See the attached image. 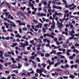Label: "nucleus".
Wrapping results in <instances>:
<instances>
[{"mask_svg": "<svg viewBox=\"0 0 79 79\" xmlns=\"http://www.w3.org/2000/svg\"><path fill=\"white\" fill-rule=\"evenodd\" d=\"M30 74H34V72L32 70V72H30Z\"/></svg>", "mask_w": 79, "mask_h": 79, "instance_id": "338daca9", "label": "nucleus"}, {"mask_svg": "<svg viewBox=\"0 0 79 79\" xmlns=\"http://www.w3.org/2000/svg\"><path fill=\"white\" fill-rule=\"evenodd\" d=\"M70 77L72 79H74V75H70Z\"/></svg>", "mask_w": 79, "mask_h": 79, "instance_id": "423d86ee", "label": "nucleus"}, {"mask_svg": "<svg viewBox=\"0 0 79 79\" xmlns=\"http://www.w3.org/2000/svg\"><path fill=\"white\" fill-rule=\"evenodd\" d=\"M11 53L12 55H13V56L15 55V53H14V52H13V51H11Z\"/></svg>", "mask_w": 79, "mask_h": 79, "instance_id": "09e8293b", "label": "nucleus"}, {"mask_svg": "<svg viewBox=\"0 0 79 79\" xmlns=\"http://www.w3.org/2000/svg\"><path fill=\"white\" fill-rule=\"evenodd\" d=\"M27 76H31V73L30 72L27 73Z\"/></svg>", "mask_w": 79, "mask_h": 79, "instance_id": "412c9836", "label": "nucleus"}, {"mask_svg": "<svg viewBox=\"0 0 79 79\" xmlns=\"http://www.w3.org/2000/svg\"><path fill=\"white\" fill-rule=\"evenodd\" d=\"M62 34H65V35H68V32H65L64 31H63L62 32Z\"/></svg>", "mask_w": 79, "mask_h": 79, "instance_id": "cd10ccee", "label": "nucleus"}, {"mask_svg": "<svg viewBox=\"0 0 79 79\" xmlns=\"http://www.w3.org/2000/svg\"><path fill=\"white\" fill-rule=\"evenodd\" d=\"M19 32H20V33H21V31H22V30H21V29L19 28Z\"/></svg>", "mask_w": 79, "mask_h": 79, "instance_id": "13d9d810", "label": "nucleus"}, {"mask_svg": "<svg viewBox=\"0 0 79 79\" xmlns=\"http://www.w3.org/2000/svg\"><path fill=\"white\" fill-rule=\"evenodd\" d=\"M64 13H68V12H69V10H65L64 11Z\"/></svg>", "mask_w": 79, "mask_h": 79, "instance_id": "2f4dec72", "label": "nucleus"}, {"mask_svg": "<svg viewBox=\"0 0 79 79\" xmlns=\"http://www.w3.org/2000/svg\"><path fill=\"white\" fill-rule=\"evenodd\" d=\"M74 17H75V16H73V15H70V17L72 18H74Z\"/></svg>", "mask_w": 79, "mask_h": 79, "instance_id": "69168bd1", "label": "nucleus"}, {"mask_svg": "<svg viewBox=\"0 0 79 79\" xmlns=\"http://www.w3.org/2000/svg\"><path fill=\"white\" fill-rule=\"evenodd\" d=\"M35 77H38V73H35Z\"/></svg>", "mask_w": 79, "mask_h": 79, "instance_id": "774afa93", "label": "nucleus"}, {"mask_svg": "<svg viewBox=\"0 0 79 79\" xmlns=\"http://www.w3.org/2000/svg\"><path fill=\"white\" fill-rule=\"evenodd\" d=\"M69 58L70 60H72V59H74V57H73V56H71L69 57Z\"/></svg>", "mask_w": 79, "mask_h": 79, "instance_id": "58836bf2", "label": "nucleus"}, {"mask_svg": "<svg viewBox=\"0 0 79 79\" xmlns=\"http://www.w3.org/2000/svg\"><path fill=\"white\" fill-rule=\"evenodd\" d=\"M63 46L64 48H66V47H67V45L66 44H64L63 45Z\"/></svg>", "mask_w": 79, "mask_h": 79, "instance_id": "a19ab883", "label": "nucleus"}, {"mask_svg": "<svg viewBox=\"0 0 79 79\" xmlns=\"http://www.w3.org/2000/svg\"><path fill=\"white\" fill-rule=\"evenodd\" d=\"M51 27L52 29H54L55 27V25H51Z\"/></svg>", "mask_w": 79, "mask_h": 79, "instance_id": "b1692460", "label": "nucleus"}, {"mask_svg": "<svg viewBox=\"0 0 79 79\" xmlns=\"http://www.w3.org/2000/svg\"><path fill=\"white\" fill-rule=\"evenodd\" d=\"M16 37H18L19 38H21V36L19 35V34H18L17 35H16L15 36Z\"/></svg>", "mask_w": 79, "mask_h": 79, "instance_id": "9d476101", "label": "nucleus"}, {"mask_svg": "<svg viewBox=\"0 0 79 79\" xmlns=\"http://www.w3.org/2000/svg\"><path fill=\"white\" fill-rule=\"evenodd\" d=\"M54 41H55V42H56L57 41V40H58V39H57V38H55L54 39Z\"/></svg>", "mask_w": 79, "mask_h": 79, "instance_id": "4c0bfd02", "label": "nucleus"}, {"mask_svg": "<svg viewBox=\"0 0 79 79\" xmlns=\"http://www.w3.org/2000/svg\"><path fill=\"white\" fill-rule=\"evenodd\" d=\"M52 53H54V54H55H55H56V51L53 50H52Z\"/></svg>", "mask_w": 79, "mask_h": 79, "instance_id": "6ab92c4d", "label": "nucleus"}, {"mask_svg": "<svg viewBox=\"0 0 79 79\" xmlns=\"http://www.w3.org/2000/svg\"><path fill=\"white\" fill-rule=\"evenodd\" d=\"M4 25H5V26H6V28H8V27H9V23L5 22V23H4Z\"/></svg>", "mask_w": 79, "mask_h": 79, "instance_id": "f257e3e1", "label": "nucleus"}, {"mask_svg": "<svg viewBox=\"0 0 79 79\" xmlns=\"http://www.w3.org/2000/svg\"><path fill=\"white\" fill-rule=\"evenodd\" d=\"M18 66L17 67L18 68V69H20L22 66V65H20V64H18Z\"/></svg>", "mask_w": 79, "mask_h": 79, "instance_id": "4468645a", "label": "nucleus"}, {"mask_svg": "<svg viewBox=\"0 0 79 79\" xmlns=\"http://www.w3.org/2000/svg\"><path fill=\"white\" fill-rule=\"evenodd\" d=\"M16 41L17 42H20V40H19V39L18 38L16 40Z\"/></svg>", "mask_w": 79, "mask_h": 79, "instance_id": "e2e57ef3", "label": "nucleus"}, {"mask_svg": "<svg viewBox=\"0 0 79 79\" xmlns=\"http://www.w3.org/2000/svg\"><path fill=\"white\" fill-rule=\"evenodd\" d=\"M74 65H72L71 66V68L72 69H73V68H74Z\"/></svg>", "mask_w": 79, "mask_h": 79, "instance_id": "680f3d73", "label": "nucleus"}, {"mask_svg": "<svg viewBox=\"0 0 79 79\" xmlns=\"http://www.w3.org/2000/svg\"><path fill=\"white\" fill-rule=\"evenodd\" d=\"M21 14H22V12H19L17 14V16H19V17H20V16H21Z\"/></svg>", "mask_w": 79, "mask_h": 79, "instance_id": "7ed1b4c3", "label": "nucleus"}, {"mask_svg": "<svg viewBox=\"0 0 79 79\" xmlns=\"http://www.w3.org/2000/svg\"><path fill=\"white\" fill-rule=\"evenodd\" d=\"M60 25H58V26L59 27H63V25L62 24V23H60V24H59Z\"/></svg>", "mask_w": 79, "mask_h": 79, "instance_id": "6e6552de", "label": "nucleus"}, {"mask_svg": "<svg viewBox=\"0 0 79 79\" xmlns=\"http://www.w3.org/2000/svg\"><path fill=\"white\" fill-rule=\"evenodd\" d=\"M27 34H28V33H30V34H31V35H33V33H32V32H31L28 31L27 32Z\"/></svg>", "mask_w": 79, "mask_h": 79, "instance_id": "c756f323", "label": "nucleus"}, {"mask_svg": "<svg viewBox=\"0 0 79 79\" xmlns=\"http://www.w3.org/2000/svg\"><path fill=\"white\" fill-rule=\"evenodd\" d=\"M25 44L26 46H28V45H29V44L28 43V41H25Z\"/></svg>", "mask_w": 79, "mask_h": 79, "instance_id": "f8f14e48", "label": "nucleus"}, {"mask_svg": "<svg viewBox=\"0 0 79 79\" xmlns=\"http://www.w3.org/2000/svg\"><path fill=\"white\" fill-rule=\"evenodd\" d=\"M42 66H43V67H45L46 66H47V64L44 63H43L41 64Z\"/></svg>", "mask_w": 79, "mask_h": 79, "instance_id": "dca6fc26", "label": "nucleus"}, {"mask_svg": "<svg viewBox=\"0 0 79 79\" xmlns=\"http://www.w3.org/2000/svg\"><path fill=\"white\" fill-rule=\"evenodd\" d=\"M55 75H56V76H58V73H57V72H55Z\"/></svg>", "mask_w": 79, "mask_h": 79, "instance_id": "5fc2aeb1", "label": "nucleus"}, {"mask_svg": "<svg viewBox=\"0 0 79 79\" xmlns=\"http://www.w3.org/2000/svg\"><path fill=\"white\" fill-rule=\"evenodd\" d=\"M70 35H71V36H72V37H74V35L73 34V33H71V31H69V32Z\"/></svg>", "mask_w": 79, "mask_h": 79, "instance_id": "a211bd4d", "label": "nucleus"}, {"mask_svg": "<svg viewBox=\"0 0 79 79\" xmlns=\"http://www.w3.org/2000/svg\"><path fill=\"white\" fill-rule=\"evenodd\" d=\"M74 38V37L72 36L71 37H70L69 38V39H70V40H71L72 39H73Z\"/></svg>", "mask_w": 79, "mask_h": 79, "instance_id": "bf43d9fd", "label": "nucleus"}, {"mask_svg": "<svg viewBox=\"0 0 79 79\" xmlns=\"http://www.w3.org/2000/svg\"><path fill=\"white\" fill-rule=\"evenodd\" d=\"M75 62H76V63H79V59H77L76 60Z\"/></svg>", "mask_w": 79, "mask_h": 79, "instance_id": "7c9ffc66", "label": "nucleus"}, {"mask_svg": "<svg viewBox=\"0 0 79 79\" xmlns=\"http://www.w3.org/2000/svg\"><path fill=\"white\" fill-rule=\"evenodd\" d=\"M57 9H60V10H61V9H62V8L61 7H59V6H57Z\"/></svg>", "mask_w": 79, "mask_h": 79, "instance_id": "c85d7f7f", "label": "nucleus"}, {"mask_svg": "<svg viewBox=\"0 0 79 79\" xmlns=\"http://www.w3.org/2000/svg\"><path fill=\"white\" fill-rule=\"evenodd\" d=\"M52 8L54 9H55V8H56L57 9V6H55V5H54L53 6Z\"/></svg>", "mask_w": 79, "mask_h": 79, "instance_id": "5701e85b", "label": "nucleus"}, {"mask_svg": "<svg viewBox=\"0 0 79 79\" xmlns=\"http://www.w3.org/2000/svg\"><path fill=\"white\" fill-rule=\"evenodd\" d=\"M69 73V72L68 71H66V72H65V75H68Z\"/></svg>", "mask_w": 79, "mask_h": 79, "instance_id": "f3484780", "label": "nucleus"}, {"mask_svg": "<svg viewBox=\"0 0 79 79\" xmlns=\"http://www.w3.org/2000/svg\"><path fill=\"white\" fill-rule=\"evenodd\" d=\"M6 74H9L10 73V71H6Z\"/></svg>", "mask_w": 79, "mask_h": 79, "instance_id": "c9c22d12", "label": "nucleus"}, {"mask_svg": "<svg viewBox=\"0 0 79 79\" xmlns=\"http://www.w3.org/2000/svg\"><path fill=\"white\" fill-rule=\"evenodd\" d=\"M56 70H57V71H61V69H56Z\"/></svg>", "mask_w": 79, "mask_h": 79, "instance_id": "f704fd0d", "label": "nucleus"}, {"mask_svg": "<svg viewBox=\"0 0 79 79\" xmlns=\"http://www.w3.org/2000/svg\"><path fill=\"white\" fill-rule=\"evenodd\" d=\"M43 30L44 33L46 32V30H45V28H43Z\"/></svg>", "mask_w": 79, "mask_h": 79, "instance_id": "aec40b11", "label": "nucleus"}, {"mask_svg": "<svg viewBox=\"0 0 79 79\" xmlns=\"http://www.w3.org/2000/svg\"><path fill=\"white\" fill-rule=\"evenodd\" d=\"M48 40V39L45 38V39L43 40V41L44 42H46V41H47Z\"/></svg>", "mask_w": 79, "mask_h": 79, "instance_id": "473e14b6", "label": "nucleus"}, {"mask_svg": "<svg viewBox=\"0 0 79 79\" xmlns=\"http://www.w3.org/2000/svg\"><path fill=\"white\" fill-rule=\"evenodd\" d=\"M5 15H6V18H7L8 16V13H7V12H5Z\"/></svg>", "mask_w": 79, "mask_h": 79, "instance_id": "c03bdc74", "label": "nucleus"}, {"mask_svg": "<svg viewBox=\"0 0 79 79\" xmlns=\"http://www.w3.org/2000/svg\"><path fill=\"white\" fill-rule=\"evenodd\" d=\"M58 66V64H57V63H56L54 65L55 67H56V66Z\"/></svg>", "mask_w": 79, "mask_h": 79, "instance_id": "0e129e2a", "label": "nucleus"}, {"mask_svg": "<svg viewBox=\"0 0 79 79\" xmlns=\"http://www.w3.org/2000/svg\"><path fill=\"white\" fill-rule=\"evenodd\" d=\"M40 70V71L37 70V72L39 73L40 74V76H42V71L41 70Z\"/></svg>", "mask_w": 79, "mask_h": 79, "instance_id": "39448f33", "label": "nucleus"}, {"mask_svg": "<svg viewBox=\"0 0 79 79\" xmlns=\"http://www.w3.org/2000/svg\"><path fill=\"white\" fill-rule=\"evenodd\" d=\"M38 42L39 44H41V43H42V40H40V39H38Z\"/></svg>", "mask_w": 79, "mask_h": 79, "instance_id": "0eeeda50", "label": "nucleus"}, {"mask_svg": "<svg viewBox=\"0 0 79 79\" xmlns=\"http://www.w3.org/2000/svg\"><path fill=\"white\" fill-rule=\"evenodd\" d=\"M9 24V26H10V27H13V24H12L11 23H10Z\"/></svg>", "mask_w": 79, "mask_h": 79, "instance_id": "4d7b16f0", "label": "nucleus"}, {"mask_svg": "<svg viewBox=\"0 0 79 79\" xmlns=\"http://www.w3.org/2000/svg\"><path fill=\"white\" fill-rule=\"evenodd\" d=\"M56 44H57V45H59L60 44V43L59 42V41H56Z\"/></svg>", "mask_w": 79, "mask_h": 79, "instance_id": "bb28decb", "label": "nucleus"}, {"mask_svg": "<svg viewBox=\"0 0 79 79\" xmlns=\"http://www.w3.org/2000/svg\"><path fill=\"white\" fill-rule=\"evenodd\" d=\"M11 15L10 14L9 15H8L7 16V17H8V19H10V17H11Z\"/></svg>", "mask_w": 79, "mask_h": 79, "instance_id": "393cba45", "label": "nucleus"}, {"mask_svg": "<svg viewBox=\"0 0 79 79\" xmlns=\"http://www.w3.org/2000/svg\"><path fill=\"white\" fill-rule=\"evenodd\" d=\"M18 59H20V58H22V56H18Z\"/></svg>", "mask_w": 79, "mask_h": 79, "instance_id": "052dcab7", "label": "nucleus"}, {"mask_svg": "<svg viewBox=\"0 0 79 79\" xmlns=\"http://www.w3.org/2000/svg\"><path fill=\"white\" fill-rule=\"evenodd\" d=\"M32 44L33 45H34V46H35V47H37V45H38V44L36 43H33Z\"/></svg>", "mask_w": 79, "mask_h": 79, "instance_id": "2eb2a0df", "label": "nucleus"}, {"mask_svg": "<svg viewBox=\"0 0 79 79\" xmlns=\"http://www.w3.org/2000/svg\"><path fill=\"white\" fill-rule=\"evenodd\" d=\"M0 62H2V63H4V61H3V60L1 59L0 60Z\"/></svg>", "mask_w": 79, "mask_h": 79, "instance_id": "603ef678", "label": "nucleus"}, {"mask_svg": "<svg viewBox=\"0 0 79 79\" xmlns=\"http://www.w3.org/2000/svg\"><path fill=\"white\" fill-rule=\"evenodd\" d=\"M37 59L38 61H39V62H40V59H39V58L37 57Z\"/></svg>", "mask_w": 79, "mask_h": 79, "instance_id": "8fccbe9b", "label": "nucleus"}, {"mask_svg": "<svg viewBox=\"0 0 79 79\" xmlns=\"http://www.w3.org/2000/svg\"><path fill=\"white\" fill-rule=\"evenodd\" d=\"M51 35H55V34L53 32H51Z\"/></svg>", "mask_w": 79, "mask_h": 79, "instance_id": "72a5a7b5", "label": "nucleus"}, {"mask_svg": "<svg viewBox=\"0 0 79 79\" xmlns=\"http://www.w3.org/2000/svg\"><path fill=\"white\" fill-rule=\"evenodd\" d=\"M55 62H51L50 61V62H49V65H53L54 64Z\"/></svg>", "mask_w": 79, "mask_h": 79, "instance_id": "20e7f679", "label": "nucleus"}, {"mask_svg": "<svg viewBox=\"0 0 79 79\" xmlns=\"http://www.w3.org/2000/svg\"><path fill=\"white\" fill-rule=\"evenodd\" d=\"M24 54L25 55H27V54H28V52H27L26 51L24 52H23Z\"/></svg>", "mask_w": 79, "mask_h": 79, "instance_id": "79ce46f5", "label": "nucleus"}, {"mask_svg": "<svg viewBox=\"0 0 79 79\" xmlns=\"http://www.w3.org/2000/svg\"><path fill=\"white\" fill-rule=\"evenodd\" d=\"M45 57H48V56H50V54L48 53H47L45 54Z\"/></svg>", "mask_w": 79, "mask_h": 79, "instance_id": "9b49d317", "label": "nucleus"}, {"mask_svg": "<svg viewBox=\"0 0 79 79\" xmlns=\"http://www.w3.org/2000/svg\"><path fill=\"white\" fill-rule=\"evenodd\" d=\"M6 5L7 6H8V7L9 8H10V5H9L8 4H7Z\"/></svg>", "mask_w": 79, "mask_h": 79, "instance_id": "37998d69", "label": "nucleus"}, {"mask_svg": "<svg viewBox=\"0 0 79 79\" xmlns=\"http://www.w3.org/2000/svg\"><path fill=\"white\" fill-rule=\"evenodd\" d=\"M16 22L18 23H21V21L20 20H17L16 21Z\"/></svg>", "mask_w": 79, "mask_h": 79, "instance_id": "ea45409f", "label": "nucleus"}, {"mask_svg": "<svg viewBox=\"0 0 79 79\" xmlns=\"http://www.w3.org/2000/svg\"><path fill=\"white\" fill-rule=\"evenodd\" d=\"M37 55H40V51H38L37 52Z\"/></svg>", "mask_w": 79, "mask_h": 79, "instance_id": "a878e982", "label": "nucleus"}, {"mask_svg": "<svg viewBox=\"0 0 79 79\" xmlns=\"http://www.w3.org/2000/svg\"><path fill=\"white\" fill-rule=\"evenodd\" d=\"M65 68H64V69H66V68H69V66L68 64H66L65 66H64Z\"/></svg>", "mask_w": 79, "mask_h": 79, "instance_id": "1a4fd4ad", "label": "nucleus"}, {"mask_svg": "<svg viewBox=\"0 0 79 79\" xmlns=\"http://www.w3.org/2000/svg\"><path fill=\"white\" fill-rule=\"evenodd\" d=\"M23 31H26L27 30V28H26V27H23Z\"/></svg>", "mask_w": 79, "mask_h": 79, "instance_id": "de8ad7c7", "label": "nucleus"}, {"mask_svg": "<svg viewBox=\"0 0 79 79\" xmlns=\"http://www.w3.org/2000/svg\"><path fill=\"white\" fill-rule=\"evenodd\" d=\"M16 46V43H13L12 45H11L12 47H15Z\"/></svg>", "mask_w": 79, "mask_h": 79, "instance_id": "ddd939ff", "label": "nucleus"}, {"mask_svg": "<svg viewBox=\"0 0 79 79\" xmlns=\"http://www.w3.org/2000/svg\"><path fill=\"white\" fill-rule=\"evenodd\" d=\"M33 22H34V23H37V21L35 20H33Z\"/></svg>", "mask_w": 79, "mask_h": 79, "instance_id": "6e6d98bb", "label": "nucleus"}, {"mask_svg": "<svg viewBox=\"0 0 79 79\" xmlns=\"http://www.w3.org/2000/svg\"><path fill=\"white\" fill-rule=\"evenodd\" d=\"M62 2L65 3V5H67V2H66V1L65 0H63Z\"/></svg>", "mask_w": 79, "mask_h": 79, "instance_id": "4be33fe9", "label": "nucleus"}, {"mask_svg": "<svg viewBox=\"0 0 79 79\" xmlns=\"http://www.w3.org/2000/svg\"><path fill=\"white\" fill-rule=\"evenodd\" d=\"M45 69V68L44 67H42L41 69H36V72H37V71H40V70L43 72V71Z\"/></svg>", "mask_w": 79, "mask_h": 79, "instance_id": "f03ea898", "label": "nucleus"}, {"mask_svg": "<svg viewBox=\"0 0 79 79\" xmlns=\"http://www.w3.org/2000/svg\"><path fill=\"white\" fill-rule=\"evenodd\" d=\"M10 37H6L5 39L6 40H10Z\"/></svg>", "mask_w": 79, "mask_h": 79, "instance_id": "a18cd8bd", "label": "nucleus"}, {"mask_svg": "<svg viewBox=\"0 0 79 79\" xmlns=\"http://www.w3.org/2000/svg\"><path fill=\"white\" fill-rule=\"evenodd\" d=\"M71 52V50L70 49H69L68 50V51H67V52Z\"/></svg>", "mask_w": 79, "mask_h": 79, "instance_id": "3c124183", "label": "nucleus"}, {"mask_svg": "<svg viewBox=\"0 0 79 79\" xmlns=\"http://www.w3.org/2000/svg\"><path fill=\"white\" fill-rule=\"evenodd\" d=\"M55 22L54 21H53L52 23V24L53 25V26H55Z\"/></svg>", "mask_w": 79, "mask_h": 79, "instance_id": "e433bc0d", "label": "nucleus"}, {"mask_svg": "<svg viewBox=\"0 0 79 79\" xmlns=\"http://www.w3.org/2000/svg\"><path fill=\"white\" fill-rule=\"evenodd\" d=\"M62 39H63L61 37L59 38V40L60 41H61V40H62Z\"/></svg>", "mask_w": 79, "mask_h": 79, "instance_id": "864d4df0", "label": "nucleus"}, {"mask_svg": "<svg viewBox=\"0 0 79 79\" xmlns=\"http://www.w3.org/2000/svg\"><path fill=\"white\" fill-rule=\"evenodd\" d=\"M34 58H35V56H32L31 57V59H34Z\"/></svg>", "mask_w": 79, "mask_h": 79, "instance_id": "49530a36", "label": "nucleus"}]
</instances>
